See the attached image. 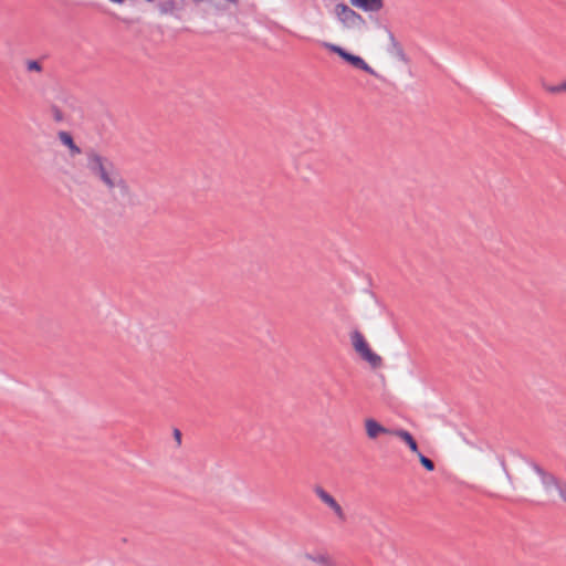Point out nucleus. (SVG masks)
I'll return each instance as SVG.
<instances>
[{"label":"nucleus","instance_id":"obj_8","mask_svg":"<svg viewBox=\"0 0 566 566\" xmlns=\"http://www.w3.org/2000/svg\"><path fill=\"white\" fill-rule=\"evenodd\" d=\"M350 4L365 12H378L385 6L384 0H350Z\"/></svg>","mask_w":566,"mask_h":566},{"label":"nucleus","instance_id":"obj_3","mask_svg":"<svg viewBox=\"0 0 566 566\" xmlns=\"http://www.w3.org/2000/svg\"><path fill=\"white\" fill-rule=\"evenodd\" d=\"M334 12L337 19L344 24L346 28H360L365 25L366 21L354 9L347 6L344 2L337 3L335 6Z\"/></svg>","mask_w":566,"mask_h":566},{"label":"nucleus","instance_id":"obj_6","mask_svg":"<svg viewBox=\"0 0 566 566\" xmlns=\"http://www.w3.org/2000/svg\"><path fill=\"white\" fill-rule=\"evenodd\" d=\"M531 468L539 475L541 481L546 490L557 488L560 481L552 473L545 471L541 465L534 461H527Z\"/></svg>","mask_w":566,"mask_h":566},{"label":"nucleus","instance_id":"obj_10","mask_svg":"<svg viewBox=\"0 0 566 566\" xmlns=\"http://www.w3.org/2000/svg\"><path fill=\"white\" fill-rule=\"evenodd\" d=\"M388 36L390 40V48L388 49V52L392 55H395L398 60L408 63L409 59L407 54L403 51L402 45L396 40L394 33L388 30Z\"/></svg>","mask_w":566,"mask_h":566},{"label":"nucleus","instance_id":"obj_22","mask_svg":"<svg viewBox=\"0 0 566 566\" xmlns=\"http://www.w3.org/2000/svg\"><path fill=\"white\" fill-rule=\"evenodd\" d=\"M227 1L230 3H233V4H237L239 2V0H227Z\"/></svg>","mask_w":566,"mask_h":566},{"label":"nucleus","instance_id":"obj_20","mask_svg":"<svg viewBox=\"0 0 566 566\" xmlns=\"http://www.w3.org/2000/svg\"><path fill=\"white\" fill-rule=\"evenodd\" d=\"M558 490L559 496L564 502H566V482H562L556 488Z\"/></svg>","mask_w":566,"mask_h":566},{"label":"nucleus","instance_id":"obj_13","mask_svg":"<svg viewBox=\"0 0 566 566\" xmlns=\"http://www.w3.org/2000/svg\"><path fill=\"white\" fill-rule=\"evenodd\" d=\"M543 88L551 94L566 93V80L557 85H551L545 82L542 83Z\"/></svg>","mask_w":566,"mask_h":566},{"label":"nucleus","instance_id":"obj_1","mask_svg":"<svg viewBox=\"0 0 566 566\" xmlns=\"http://www.w3.org/2000/svg\"><path fill=\"white\" fill-rule=\"evenodd\" d=\"M85 155L90 174L102 182L115 200L130 199V188L111 159L94 149L86 150Z\"/></svg>","mask_w":566,"mask_h":566},{"label":"nucleus","instance_id":"obj_17","mask_svg":"<svg viewBox=\"0 0 566 566\" xmlns=\"http://www.w3.org/2000/svg\"><path fill=\"white\" fill-rule=\"evenodd\" d=\"M324 48H326L328 51L337 54L342 60L346 53L347 50H345L344 48L337 45V44H333V43H327L325 42L324 44Z\"/></svg>","mask_w":566,"mask_h":566},{"label":"nucleus","instance_id":"obj_18","mask_svg":"<svg viewBox=\"0 0 566 566\" xmlns=\"http://www.w3.org/2000/svg\"><path fill=\"white\" fill-rule=\"evenodd\" d=\"M324 48H326L328 51L337 54L342 60L346 53L347 50H345L344 48L337 45V44H333V43H327L325 42L324 44Z\"/></svg>","mask_w":566,"mask_h":566},{"label":"nucleus","instance_id":"obj_16","mask_svg":"<svg viewBox=\"0 0 566 566\" xmlns=\"http://www.w3.org/2000/svg\"><path fill=\"white\" fill-rule=\"evenodd\" d=\"M418 455V459L421 463V465L427 470V471H433L436 465H434V462L429 459L428 457H426L424 454H422L420 451L419 453H416Z\"/></svg>","mask_w":566,"mask_h":566},{"label":"nucleus","instance_id":"obj_12","mask_svg":"<svg viewBox=\"0 0 566 566\" xmlns=\"http://www.w3.org/2000/svg\"><path fill=\"white\" fill-rule=\"evenodd\" d=\"M305 558L308 560H312L313 563H316L321 566H335V562L327 554L313 555V554L306 553Z\"/></svg>","mask_w":566,"mask_h":566},{"label":"nucleus","instance_id":"obj_7","mask_svg":"<svg viewBox=\"0 0 566 566\" xmlns=\"http://www.w3.org/2000/svg\"><path fill=\"white\" fill-rule=\"evenodd\" d=\"M365 429L369 439H376L379 434H391L394 429L380 424L377 420L368 418L365 420Z\"/></svg>","mask_w":566,"mask_h":566},{"label":"nucleus","instance_id":"obj_5","mask_svg":"<svg viewBox=\"0 0 566 566\" xmlns=\"http://www.w3.org/2000/svg\"><path fill=\"white\" fill-rule=\"evenodd\" d=\"M343 60L350 64L352 66H354L355 69H358V70H361L366 73H368L369 75H373L377 78L380 77V75L363 59L360 57L359 55H355L348 51H346Z\"/></svg>","mask_w":566,"mask_h":566},{"label":"nucleus","instance_id":"obj_9","mask_svg":"<svg viewBox=\"0 0 566 566\" xmlns=\"http://www.w3.org/2000/svg\"><path fill=\"white\" fill-rule=\"evenodd\" d=\"M57 138L61 144L69 149L71 157H75L76 155L82 154V149L75 144L71 133L66 130H60L57 133Z\"/></svg>","mask_w":566,"mask_h":566},{"label":"nucleus","instance_id":"obj_4","mask_svg":"<svg viewBox=\"0 0 566 566\" xmlns=\"http://www.w3.org/2000/svg\"><path fill=\"white\" fill-rule=\"evenodd\" d=\"M315 493L321 499L322 502H324L327 506H329L333 510V512L336 514V516L340 521L344 522L346 520V516H345V513H344L342 506L337 503V501L328 492H326L321 486H316Z\"/></svg>","mask_w":566,"mask_h":566},{"label":"nucleus","instance_id":"obj_15","mask_svg":"<svg viewBox=\"0 0 566 566\" xmlns=\"http://www.w3.org/2000/svg\"><path fill=\"white\" fill-rule=\"evenodd\" d=\"M50 111H51V114H52V118L55 123H62L65 120V116L63 114V112L61 111V108L55 105V104H51L50 105Z\"/></svg>","mask_w":566,"mask_h":566},{"label":"nucleus","instance_id":"obj_11","mask_svg":"<svg viewBox=\"0 0 566 566\" xmlns=\"http://www.w3.org/2000/svg\"><path fill=\"white\" fill-rule=\"evenodd\" d=\"M392 436L401 439L412 453H419V448L413 436L405 429H394Z\"/></svg>","mask_w":566,"mask_h":566},{"label":"nucleus","instance_id":"obj_14","mask_svg":"<svg viewBox=\"0 0 566 566\" xmlns=\"http://www.w3.org/2000/svg\"><path fill=\"white\" fill-rule=\"evenodd\" d=\"M158 9L161 14L172 13L176 9L175 0H164L158 3Z\"/></svg>","mask_w":566,"mask_h":566},{"label":"nucleus","instance_id":"obj_19","mask_svg":"<svg viewBox=\"0 0 566 566\" xmlns=\"http://www.w3.org/2000/svg\"><path fill=\"white\" fill-rule=\"evenodd\" d=\"M27 71L29 72H42L43 66L42 64L36 60H28L25 62Z\"/></svg>","mask_w":566,"mask_h":566},{"label":"nucleus","instance_id":"obj_2","mask_svg":"<svg viewBox=\"0 0 566 566\" xmlns=\"http://www.w3.org/2000/svg\"><path fill=\"white\" fill-rule=\"evenodd\" d=\"M350 340L354 349L359 356L366 360L373 368H380L382 366V358L371 350L364 335L355 329L350 333Z\"/></svg>","mask_w":566,"mask_h":566},{"label":"nucleus","instance_id":"obj_21","mask_svg":"<svg viewBox=\"0 0 566 566\" xmlns=\"http://www.w3.org/2000/svg\"><path fill=\"white\" fill-rule=\"evenodd\" d=\"M172 434H174V439L177 442V446L180 447L181 446V437H182L181 431L179 429L175 428Z\"/></svg>","mask_w":566,"mask_h":566}]
</instances>
